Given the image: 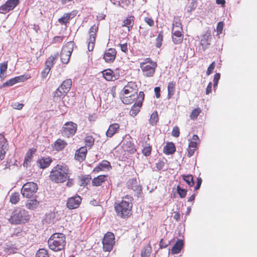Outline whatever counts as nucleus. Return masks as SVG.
I'll use <instances>...</instances> for the list:
<instances>
[{"label": "nucleus", "instance_id": "18", "mask_svg": "<svg viewBox=\"0 0 257 257\" xmlns=\"http://www.w3.org/2000/svg\"><path fill=\"white\" fill-rule=\"evenodd\" d=\"M122 148L124 151L127 152L130 154H134L137 151L135 145L131 140H125L123 143Z\"/></svg>", "mask_w": 257, "mask_h": 257}, {"label": "nucleus", "instance_id": "12", "mask_svg": "<svg viewBox=\"0 0 257 257\" xmlns=\"http://www.w3.org/2000/svg\"><path fill=\"white\" fill-rule=\"evenodd\" d=\"M72 86L71 79H67L63 81L60 86L55 92V97H61L63 94H66L70 90Z\"/></svg>", "mask_w": 257, "mask_h": 257}, {"label": "nucleus", "instance_id": "59", "mask_svg": "<svg viewBox=\"0 0 257 257\" xmlns=\"http://www.w3.org/2000/svg\"><path fill=\"white\" fill-rule=\"evenodd\" d=\"M145 22L150 27H153L154 25V21L151 18L145 17L144 18Z\"/></svg>", "mask_w": 257, "mask_h": 257}, {"label": "nucleus", "instance_id": "50", "mask_svg": "<svg viewBox=\"0 0 257 257\" xmlns=\"http://www.w3.org/2000/svg\"><path fill=\"white\" fill-rule=\"evenodd\" d=\"M152 151V147L150 145L144 147L142 153L146 157L150 155Z\"/></svg>", "mask_w": 257, "mask_h": 257}, {"label": "nucleus", "instance_id": "25", "mask_svg": "<svg viewBox=\"0 0 257 257\" xmlns=\"http://www.w3.org/2000/svg\"><path fill=\"white\" fill-rule=\"evenodd\" d=\"M107 180V175H100L94 178L92 180V185L93 186H101Z\"/></svg>", "mask_w": 257, "mask_h": 257}, {"label": "nucleus", "instance_id": "8", "mask_svg": "<svg viewBox=\"0 0 257 257\" xmlns=\"http://www.w3.org/2000/svg\"><path fill=\"white\" fill-rule=\"evenodd\" d=\"M99 24H97L93 25L89 29L87 37V43L88 50L89 51H92L94 49Z\"/></svg>", "mask_w": 257, "mask_h": 257}, {"label": "nucleus", "instance_id": "37", "mask_svg": "<svg viewBox=\"0 0 257 257\" xmlns=\"http://www.w3.org/2000/svg\"><path fill=\"white\" fill-rule=\"evenodd\" d=\"M200 108L197 107L192 110L190 114V118L191 120H195L197 119L198 115L201 113Z\"/></svg>", "mask_w": 257, "mask_h": 257}, {"label": "nucleus", "instance_id": "26", "mask_svg": "<svg viewBox=\"0 0 257 257\" xmlns=\"http://www.w3.org/2000/svg\"><path fill=\"white\" fill-rule=\"evenodd\" d=\"M67 145V143L64 140L57 139L54 143L53 148L57 151H60L63 150Z\"/></svg>", "mask_w": 257, "mask_h": 257}, {"label": "nucleus", "instance_id": "2", "mask_svg": "<svg viewBox=\"0 0 257 257\" xmlns=\"http://www.w3.org/2000/svg\"><path fill=\"white\" fill-rule=\"evenodd\" d=\"M133 197L127 195L122 198L121 202L114 204V209L117 216L128 218L132 214Z\"/></svg>", "mask_w": 257, "mask_h": 257}, {"label": "nucleus", "instance_id": "5", "mask_svg": "<svg viewBox=\"0 0 257 257\" xmlns=\"http://www.w3.org/2000/svg\"><path fill=\"white\" fill-rule=\"evenodd\" d=\"M157 66V63L150 57L143 59L140 63V67L145 77H154Z\"/></svg>", "mask_w": 257, "mask_h": 257}, {"label": "nucleus", "instance_id": "47", "mask_svg": "<svg viewBox=\"0 0 257 257\" xmlns=\"http://www.w3.org/2000/svg\"><path fill=\"white\" fill-rule=\"evenodd\" d=\"M16 80L15 79V77L11 78L8 80H7L6 82L4 83L1 86V87H9L14 85V84H16Z\"/></svg>", "mask_w": 257, "mask_h": 257}, {"label": "nucleus", "instance_id": "46", "mask_svg": "<svg viewBox=\"0 0 257 257\" xmlns=\"http://www.w3.org/2000/svg\"><path fill=\"white\" fill-rule=\"evenodd\" d=\"M36 257H49L47 250L41 248L37 251Z\"/></svg>", "mask_w": 257, "mask_h": 257}, {"label": "nucleus", "instance_id": "45", "mask_svg": "<svg viewBox=\"0 0 257 257\" xmlns=\"http://www.w3.org/2000/svg\"><path fill=\"white\" fill-rule=\"evenodd\" d=\"M163 40V33L160 32L156 39V46L157 48H160L162 46Z\"/></svg>", "mask_w": 257, "mask_h": 257}, {"label": "nucleus", "instance_id": "51", "mask_svg": "<svg viewBox=\"0 0 257 257\" xmlns=\"http://www.w3.org/2000/svg\"><path fill=\"white\" fill-rule=\"evenodd\" d=\"M64 38V36H55L52 40V44H61L62 43Z\"/></svg>", "mask_w": 257, "mask_h": 257}, {"label": "nucleus", "instance_id": "54", "mask_svg": "<svg viewBox=\"0 0 257 257\" xmlns=\"http://www.w3.org/2000/svg\"><path fill=\"white\" fill-rule=\"evenodd\" d=\"M8 68V61L4 62L0 64V72L3 73L5 72Z\"/></svg>", "mask_w": 257, "mask_h": 257}, {"label": "nucleus", "instance_id": "36", "mask_svg": "<svg viewBox=\"0 0 257 257\" xmlns=\"http://www.w3.org/2000/svg\"><path fill=\"white\" fill-rule=\"evenodd\" d=\"M72 15L71 13H65L64 14L63 17L58 19V22L61 25H66L68 23H69V20L73 17H72Z\"/></svg>", "mask_w": 257, "mask_h": 257}, {"label": "nucleus", "instance_id": "55", "mask_svg": "<svg viewBox=\"0 0 257 257\" xmlns=\"http://www.w3.org/2000/svg\"><path fill=\"white\" fill-rule=\"evenodd\" d=\"M223 22H220L217 24V28H216V31L217 33V35H219L221 33H222L223 28Z\"/></svg>", "mask_w": 257, "mask_h": 257}, {"label": "nucleus", "instance_id": "17", "mask_svg": "<svg viewBox=\"0 0 257 257\" xmlns=\"http://www.w3.org/2000/svg\"><path fill=\"white\" fill-rule=\"evenodd\" d=\"M116 51L115 49L109 48L105 51L103 55V59L108 63H112L116 57Z\"/></svg>", "mask_w": 257, "mask_h": 257}, {"label": "nucleus", "instance_id": "43", "mask_svg": "<svg viewBox=\"0 0 257 257\" xmlns=\"http://www.w3.org/2000/svg\"><path fill=\"white\" fill-rule=\"evenodd\" d=\"M30 74H26L24 75H20L19 76L15 77V79L16 80L17 83L20 82H24L27 80L30 79L31 78Z\"/></svg>", "mask_w": 257, "mask_h": 257}, {"label": "nucleus", "instance_id": "27", "mask_svg": "<svg viewBox=\"0 0 257 257\" xmlns=\"http://www.w3.org/2000/svg\"><path fill=\"white\" fill-rule=\"evenodd\" d=\"M134 22L135 17L133 16H128L123 21L122 26L126 27L128 31H130L133 28Z\"/></svg>", "mask_w": 257, "mask_h": 257}, {"label": "nucleus", "instance_id": "11", "mask_svg": "<svg viewBox=\"0 0 257 257\" xmlns=\"http://www.w3.org/2000/svg\"><path fill=\"white\" fill-rule=\"evenodd\" d=\"M115 237L113 233L106 232L102 239L103 249L105 251L110 252L115 244Z\"/></svg>", "mask_w": 257, "mask_h": 257}, {"label": "nucleus", "instance_id": "24", "mask_svg": "<svg viewBox=\"0 0 257 257\" xmlns=\"http://www.w3.org/2000/svg\"><path fill=\"white\" fill-rule=\"evenodd\" d=\"M211 39V36L210 34H205L202 36L200 44L203 51L208 48Z\"/></svg>", "mask_w": 257, "mask_h": 257}, {"label": "nucleus", "instance_id": "33", "mask_svg": "<svg viewBox=\"0 0 257 257\" xmlns=\"http://www.w3.org/2000/svg\"><path fill=\"white\" fill-rule=\"evenodd\" d=\"M142 105V104L141 101H136L132 107L130 111V114L132 116L137 115L140 111Z\"/></svg>", "mask_w": 257, "mask_h": 257}, {"label": "nucleus", "instance_id": "10", "mask_svg": "<svg viewBox=\"0 0 257 257\" xmlns=\"http://www.w3.org/2000/svg\"><path fill=\"white\" fill-rule=\"evenodd\" d=\"M77 130V125L72 121L66 122L61 130V134L62 136L70 138L73 136Z\"/></svg>", "mask_w": 257, "mask_h": 257}, {"label": "nucleus", "instance_id": "4", "mask_svg": "<svg viewBox=\"0 0 257 257\" xmlns=\"http://www.w3.org/2000/svg\"><path fill=\"white\" fill-rule=\"evenodd\" d=\"M65 239V236L63 233H55L52 234L48 241L49 248L54 251L63 250L66 243Z\"/></svg>", "mask_w": 257, "mask_h": 257}, {"label": "nucleus", "instance_id": "41", "mask_svg": "<svg viewBox=\"0 0 257 257\" xmlns=\"http://www.w3.org/2000/svg\"><path fill=\"white\" fill-rule=\"evenodd\" d=\"M20 194L18 192L12 193L10 197V201L13 204H17L20 201Z\"/></svg>", "mask_w": 257, "mask_h": 257}, {"label": "nucleus", "instance_id": "9", "mask_svg": "<svg viewBox=\"0 0 257 257\" xmlns=\"http://www.w3.org/2000/svg\"><path fill=\"white\" fill-rule=\"evenodd\" d=\"M74 45L73 41H69L63 46L60 53L62 63L67 64L69 62Z\"/></svg>", "mask_w": 257, "mask_h": 257}, {"label": "nucleus", "instance_id": "53", "mask_svg": "<svg viewBox=\"0 0 257 257\" xmlns=\"http://www.w3.org/2000/svg\"><path fill=\"white\" fill-rule=\"evenodd\" d=\"M215 67V62H212V63L209 66L206 71L207 75H210L213 71Z\"/></svg>", "mask_w": 257, "mask_h": 257}, {"label": "nucleus", "instance_id": "6", "mask_svg": "<svg viewBox=\"0 0 257 257\" xmlns=\"http://www.w3.org/2000/svg\"><path fill=\"white\" fill-rule=\"evenodd\" d=\"M30 217V216L27 210L17 208L13 212L9 221L13 224L25 223L29 220Z\"/></svg>", "mask_w": 257, "mask_h": 257}, {"label": "nucleus", "instance_id": "23", "mask_svg": "<svg viewBox=\"0 0 257 257\" xmlns=\"http://www.w3.org/2000/svg\"><path fill=\"white\" fill-rule=\"evenodd\" d=\"M119 127L120 125L117 123L111 124L106 132V136L108 138H111L114 135L119 132Z\"/></svg>", "mask_w": 257, "mask_h": 257}, {"label": "nucleus", "instance_id": "48", "mask_svg": "<svg viewBox=\"0 0 257 257\" xmlns=\"http://www.w3.org/2000/svg\"><path fill=\"white\" fill-rule=\"evenodd\" d=\"M177 191L178 194L181 198H183L186 197L187 192V190L182 189L179 185H178L177 186Z\"/></svg>", "mask_w": 257, "mask_h": 257}, {"label": "nucleus", "instance_id": "14", "mask_svg": "<svg viewBox=\"0 0 257 257\" xmlns=\"http://www.w3.org/2000/svg\"><path fill=\"white\" fill-rule=\"evenodd\" d=\"M200 140L198 136L196 135H194L192 137V140L189 143L188 148L187 149V157H191L192 156L195 151L197 149V146L200 143Z\"/></svg>", "mask_w": 257, "mask_h": 257}, {"label": "nucleus", "instance_id": "44", "mask_svg": "<svg viewBox=\"0 0 257 257\" xmlns=\"http://www.w3.org/2000/svg\"><path fill=\"white\" fill-rule=\"evenodd\" d=\"M152 251L151 247L147 246L145 247L141 252L142 257H149Z\"/></svg>", "mask_w": 257, "mask_h": 257}, {"label": "nucleus", "instance_id": "32", "mask_svg": "<svg viewBox=\"0 0 257 257\" xmlns=\"http://www.w3.org/2000/svg\"><path fill=\"white\" fill-rule=\"evenodd\" d=\"M176 151V147L174 143H168L164 147L163 152L166 155L173 154Z\"/></svg>", "mask_w": 257, "mask_h": 257}, {"label": "nucleus", "instance_id": "20", "mask_svg": "<svg viewBox=\"0 0 257 257\" xmlns=\"http://www.w3.org/2000/svg\"><path fill=\"white\" fill-rule=\"evenodd\" d=\"M111 168V167L109 162L106 160H103L93 169L92 172L97 173L101 171L109 170Z\"/></svg>", "mask_w": 257, "mask_h": 257}, {"label": "nucleus", "instance_id": "52", "mask_svg": "<svg viewBox=\"0 0 257 257\" xmlns=\"http://www.w3.org/2000/svg\"><path fill=\"white\" fill-rule=\"evenodd\" d=\"M182 27L181 21L180 19V18L178 17H175L173 24H172V27Z\"/></svg>", "mask_w": 257, "mask_h": 257}, {"label": "nucleus", "instance_id": "40", "mask_svg": "<svg viewBox=\"0 0 257 257\" xmlns=\"http://www.w3.org/2000/svg\"><path fill=\"white\" fill-rule=\"evenodd\" d=\"M95 139L92 136L90 135L86 136L84 138V143L85 144V147H88L89 148H91L94 143Z\"/></svg>", "mask_w": 257, "mask_h": 257}, {"label": "nucleus", "instance_id": "63", "mask_svg": "<svg viewBox=\"0 0 257 257\" xmlns=\"http://www.w3.org/2000/svg\"><path fill=\"white\" fill-rule=\"evenodd\" d=\"M169 244V243H166L164 241V239H163V238H162L161 239V240L160 241V243H159L160 247L161 248H166L168 246Z\"/></svg>", "mask_w": 257, "mask_h": 257}, {"label": "nucleus", "instance_id": "28", "mask_svg": "<svg viewBox=\"0 0 257 257\" xmlns=\"http://www.w3.org/2000/svg\"><path fill=\"white\" fill-rule=\"evenodd\" d=\"M52 162V160L50 157H42L38 160L37 163L40 168L45 169L48 167Z\"/></svg>", "mask_w": 257, "mask_h": 257}, {"label": "nucleus", "instance_id": "15", "mask_svg": "<svg viewBox=\"0 0 257 257\" xmlns=\"http://www.w3.org/2000/svg\"><path fill=\"white\" fill-rule=\"evenodd\" d=\"M81 198L78 195L69 198L67 200L66 206L70 209L78 208L81 202Z\"/></svg>", "mask_w": 257, "mask_h": 257}, {"label": "nucleus", "instance_id": "21", "mask_svg": "<svg viewBox=\"0 0 257 257\" xmlns=\"http://www.w3.org/2000/svg\"><path fill=\"white\" fill-rule=\"evenodd\" d=\"M184 246V241L182 239H177L175 244L172 246L169 252L172 254L180 253Z\"/></svg>", "mask_w": 257, "mask_h": 257}, {"label": "nucleus", "instance_id": "58", "mask_svg": "<svg viewBox=\"0 0 257 257\" xmlns=\"http://www.w3.org/2000/svg\"><path fill=\"white\" fill-rule=\"evenodd\" d=\"M51 69L50 68H48L46 67H44V69L41 72V76L43 78H46L49 73L50 72Z\"/></svg>", "mask_w": 257, "mask_h": 257}, {"label": "nucleus", "instance_id": "49", "mask_svg": "<svg viewBox=\"0 0 257 257\" xmlns=\"http://www.w3.org/2000/svg\"><path fill=\"white\" fill-rule=\"evenodd\" d=\"M90 177L82 176L80 178V186L85 187L90 182Z\"/></svg>", "mask_w": 257, "mask_h": 257}, {"label": "nucleus", "instance_id": "62", "mask_svg": "<svg viewBox=\"0 0 257 257\" xmlns=\"http://www.w3.org/2000/svg\"><path fill=\"white\" fill-rule=\"evenodd\" d=\"M137 98H138V100L137 101H141V103L142 104V102L144 101L145 98V94L144 92L140 91L139 93V95H138Z\"/></svg>", "mask_w": 257, "mask_h": 257}, {"label": "nucleus", "instance_id": "22", "mask_svg": "<svg viewBox=\"0 0 257 257\" xmlns=\"http://www.w3.org/2000/svg\"><path fill=\"white\" fill-rule=\"evenodd\" d=\"M36 151L37 149L34 148L29 149L25 157L23 163V166L24 167H28L29 164L32 160L33 155L36 152Z\"/></svg>", "mask_w": 257, "mask_h": 257}, {"label": "nucleus", "instance_id": "29", "mask_svg": "<svg viewBox=\"0 0 257 257\" xmlns=\"http://www.w3.org/2000/svg\"><path fill=\"white\" fill-rule=\"evenodd\" d=\"M128 189H132L135 191H139L141 190V186L138 185V182L136 179H130L126 183Z\"/></svg>", "mask_w": 257, "mask_h": 257}, {"label": "nucleus", "instance_id": "39", "mask_svg": "<svg viewBox=\"0 0 257 257\" xmlns=\"http://www.w3.org/2000/svg\"><path fill=\"white\" fill-rule=\"evenodd\" d=\"M183 180L190 187L194 184L193 177L191 175H183L182 176Z\"/></svg>", "mask_w": 257, "mask_h": 257}, {"label": "nucleus", "instance_id": "19", "mask_svg": "<svg viewBox=\"0 0 257 257\" xmlns=\"http://www.w3.org/2000/svg\"><path fill=\"white\" fill-rule=\"evenodd\" d=\"M87 153V150L86 147H81L76 151L75 159L81 162L85 159Z\"/></svg>", "mask_w": 257, "mask_h": 257}, {"label": "nucleus", "instance_id": "64", "mask_svg": "<svg viewBox=\"0 0 257 257\" xmlns=\"http://www.w3.org/2000/svg\"><path fill=\"white\" fill-rule=\"evenodd\" d=\"M24 105L23 103L16 102L14 104V108L16 109L21 110L23 108Z\"/></svg>", "mask_w": 257, "mask_h": 257}, {"label": "nucleus", "instance_id": "35", "mask_svg": "<svg viewBox=\"0 0 257 257\" xmlns=\"http://www.w3.org/2000/svg\"><path fill=\"white\" fill-rule=\"evenodd\" d=\"M58 57V53L55 54L54 55H51L50 57H49L45 62V67L51 69L54 65V61L57 59Z\"/></svg>", "mask_w": 257, "mask_h": 257}, {"label": "nucleus", "instance_id": "31", "mask_svg": "<svg viewBox=\"0 0 257 257\" xmlns=\"http://www.w3.org/2000/svg\"><path fill=\"white\" fill-rule=\"evenodd\" d=\"M40 205V202L36 199H30L26 203V207L29 210H35Z\"/></svg>", "mask_w": 257, "mask_h": 257}, {"label": "nucleus", "instance_id": "30", "mask_svg": "<svg viewBox=\"0 0 257 257\" xmlns=\"http://www.w3.org/2000/svg\"><path fill=\"white\" fill-rule=\"evenodd\" d=\"M184 36L183 33L175 31L172 33V38L173 42L175 44H180L183 42Z\"/></svg>", "mask_w": 257, "mask_h": 257}, {"label": "nucleus", "instance_id": "1", "mask_svg": "<svg viewBox=\"0 0 257 257\" xmlns=\"http://www.w3.org/2000/svg\"><path fill=\"white\" fill-rule=\"evenodd\" d=\"M71 174V171L67 165L59 164L52 168L49 178L53 183L61 184L66 181Z\"/></svg>", "mask_w": 257, "mask_h": 257}, {"label": "nucleus", "instance_id": "56", "mask_svg": "<svg viewBox=\"0 0 257 257\" xmlns=\"http://www.w3.org/2000/svg\"><path fill=\"white\" fill-rule=\"evenodd\" d=\"M220 78V73H217L214 75V78H213V82H214L213 86L214 88H215L217 86L218 82V81H219Z\"/></svg>", "mask_w": 257, "mask_h": 257}, {"label": "nucleus", "instance_id": "3", "mask_svg": "<svg viewBox=\"0 0 257 257\" xmlns=\"http://www.w3.org/2000/svg\"><path fill=\"white\" fill-rule=\"evenodd\" d=\"M138 88L135 82H128L120 93V99L125 104L133 103L138 97Z\"/></svg>", "mask_w": 257, "mask_h": 257}, {"label": "nucleus", "instance_id": "61", "mask_svg": "<svg viewBox=\"0 0 257 257\" xmlns=\"http://www.w3.org/2000/svg\"><path fill=\"white\" fill-rule=\"evenodd\" d=\"M202 180L200 177H198L197 178L196 185L194 188L195 190H197L200 188L201 185L202 184Z\"/></svg>", "mask_w": 257, "mask_h": 257}, {"label": "nucleus", "instance_id": "38", "mask_svg": "<svg viewBox=\"0 0 257 257\" xmlns=\"http://www.w3.org/2000/svg\"><path fill=\"white\" fill-rule=\"evenodd\" d=\"M159 120V116L158 112L157 111H155L150 116V118L149 119V123L151 125H155L157 124Z\"/></svg>", "mask_w": 257, "mask_h": 257}, {"label": "nucleus", "instance_id": "60", "mask_svg": "<svg viewBox=\"0 0 257 257\" xmlns=\"http://www.w3.org/2000/svg\"><path fill=\"white\" fill-rule=\"evenodd\" d=\"M0 145H8V141L3 134H0Z\"/></svg>", "mask_w": 257, "mask_h": 257}, {"label": "nucleus", "instance_id": "42", "mask_svg": "<svg viewBox=\"0 0 257 257\" xmlns=\"http://www.w3.org/2000/svg\"><path fill=\"white\" fill-rule=\"evenodd\" d=\"M8 145H2L0 147V160L4 159L6 154L8 151Z\"/></svg>", "mask_w": 257, "mask_h": 257}, {"label": "nucleus", "instance_id": "16", "mask_svg": "<svg viewBox=\"0 0 257 257\" xmlns=\"http://www.w3.org/2000/svg\"><path fill=\"white\" fill-rule=\"evenodd\" d=\"M103 78L107 81H114L119 78V75L111 69H106L102 72Z\"/></svg>", "mask_w": 257, "mask_h": 257}, {"label": "nucleus", "instance_id": "57", "mask_svg": "<svg viewBox=\"0 0 257 257\" xmlns=\"http://www.w3.org/2000/svg\"><path fill=\"white\" fill-rule=\"evenodd\" d=\"M172 135L176 138H177L179 136L180 131L178 126H176L173 127L172 132Z\"/></svg>", "mask_w": 257, "mask_h": 257}, {"label": "nucleus", "instance_id": "7", "mask_svg": "<svg viewBox=\"0 0 257 257\" xmlns=\"http://www.w3.org/2000/svg\"><path fill=\"white\" fill-rule=\"evenodd\" d=\"M38 189V185L36 183L29 182L23 185L21 193L24 198H31L36 193Z\"/></svg>", "mask_w": 257, "mask_h": 257}, {"label": "nucleus", "instance_id": "34", "mask_svg": "<svg viewBox=\"0 0 257 257\" xmlns=\"http://www.w3.org/2000/svg\"><path fill=\"white\" fill-rule=\"evenodd\" d=\"M168 94L167 98L170 99L174 94L175 92V83L173 81L169 82L167 86Z\"/></svg>", "mask_w": 257, "mask_h": 257}, {"label": "nucleus", "instance_id": "13", "mask_svg": "<svg viewBox=\"0 0 257 257\" xmlns=\"http://www.w3.org/2000/svg\"><path fill=\"white\" fill-rule=\"evenodd\" d=\"M20 3L19 0H8L0 7V13L5 14L14 10Z\"/></svg>", "mask_w": 257, "mask_h": 257}]
</instances>
